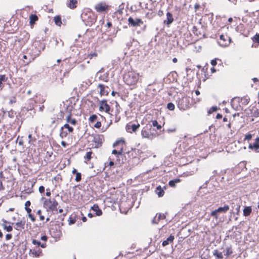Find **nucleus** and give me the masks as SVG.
<instances>
[{"instance_id": "nucleus-1", "label": "nucleus", "mask_w": 259, "mask_h": 259, "mask_svg": "<svg viewBox=\"0 0 259 259\" xmlns=\"http://www.w3.org/2000/svg\"><path fill=\"white\" fill-rule=\"evenodd\" d=\"M124 82L129 85L135 84L139 79V74L134 72H129L123 76Z\"/></svg>"}, {"instance_id": "nucleus-2", "label": "nucleus", "mask_w": 259, "mask_h": 259, "mask_svg": "<svg viewBox=\"0 0 259 259\" xmlns=\"http://www.w3.org/2000/svg\"><path fill=\"white\" fill-rule=\"evenodd\" d=\"M41 199H45L44 206L47 208L48 211H57V206L58 205V203L55 199H46L45 197H42Z\"/></svg>"}, {"instance_id": "nucleus-3", "label": "nucleus", "mask_w": 259, "mask_h": 259, "mask_svg": "<svg viewBox=\"0 0 259 259\" xmlns=\"http://www.w3.org/2000/svg\"><path fill=\"white\" fill-rule=\"evenodd\" d=\"M34 49L32 50V53L35 57L38 56L41 51L45 49V45L40 41H35L33 44Z\"/></svg>"}, {"instance_id": "nucleus-4", "label": "nucleus", "mask_w": 259, "mask_h": 259, "mask_svg": "<svg viewBox=\"0 0 259 259\" xmlns=\"http://www.w3.org/2000/svg\"><path fill=\"white\" fill-rule=\"evenodd\" d=\"M177 106L182 110H185L189 107V101L187 98L179 99L177 101Z\"/></svg>"}, {"instance_id": "nucleus-5", "label": "nucleus", "mask_w": 259, "mask_h": 259, "mask_svg": "<svg viewBox=\"0 0 259 259\" xmlns=\"http://www.w3.org/2000/svg\"><path fill=\"white\" fill-rule=\"evenodd\" d=\"M104 141V137L103 135H97L94 136L93 142L95 143V148H98L100 147Z\"/></svg>"}, {"instance_id": "nucleus-6", "label": "nucleus", "mask_w": 259, "mask_h": 259, "mask_svg": "<svg viewBox=\"0 0 259 259\" xmlns=\"http://www.w3.org/2000/svg\"><path fill=\"white\" fill-rule=\"evenodd\" d=\"M128 22L129 25L133 27L140 26L143 24V22L141 19L136 18L134 19L132 17L128 18Z\"/></svg>"}, {"instance_id": "nucleus-7", "label": "nucleus", "mask_w": 259, "mask_h": 259, "mask_svg": "<svg viewBox=\"0 0 259 259\" xmlns=\"http://www.w3.org/2000/svg\"><path fill=\"white\" fill-rule=\"evenodd\" d=\"M220 41L218 42L219 44L222 47H226L230 44L231 39L227 35L223 34L220 36Z\"/></svg>"}, {"instance_id": "nucleus-8", "label": "nucleus", "mask_w": 259, "mask_h": 259, "mask_svg": "<svg viewBox=\"0 0 259 259\" xmlns=\"http://www.w3.org/2000/svg\"><path fill=\"white\" fill-rule=\"evenodd\" d=\"M99 110L100 111H105L106 113H109L110 111V107L107 104L106 100H103L100 101Z\"/></svg>"}, {"instance_id": "nucleus-9", "label": "nucleus", "mask_w": 259, "mask_h": 259, "mask_svg": "<svg viewBox=\"0 0 259 259\" xmlns=\"http://www.w3.org/2000/svg\"><path fill=\"white\" fill-rule=\"evenodd\" d=\"M167 214V213L166 212L165 214L161 213H156V215L153 218V219L152 220V224H157L160 220L165 219L166 214Z\"/></svg>"}, {"instance_id": "nucleus-10", "label": "nucleus", "mask_w": 259, "mask_h": 259, "mask_svg": "<svg viewBox=\"0 0 259 259\" xmlns=\"http://www.w3.org/2000/svg\"><path fill=\"white\" fill-rule=\"evenodd\" d=\"M248 148L259 153V137H257L253 144H249Z\"/></svg>"}, {"instance_id": "nucleus-11", "label": "nucleus", "mask_w": 259, "mask_h": 259, "mask_svg": "<svg viewBox=\"0 0 259 259\" xmlns=\"http://www.w3.org/2000/svg\"><path fill=\"white\" fill-rule=\"evenodd\" d=\"M32 254L33 257H39L42 255L41 250L38 247H35L33 249L29 250V254Z\"/></svg>"}, {"instance_id": "nucleus-12", "label": "nucleus", "mask_w": 259, "mask_h": 259, "mask_svg": "<svg viewBox=\"0 0 259 259\" xmlns=\"http://www.w3.org/2000/svg\"><path fill=\"white\" fill-rule=\"evenodd\" d=\"M140 127V124L138 123L136 124H127L126 126V130L128 132L132 133V132H135Z\"/></svg>"}, {"instance_id": "nucleus-13", "label": "nucleus", "mask_w": 259, "mask_h": 259, "mask_svg": "<svg viewBox=\"0 0 259 259\" xmlns=\"http://www.w3.org/2000/svg\"><path fill=\"white\" fill-rule=\"evenodd\" d=\"M234 100H237L238 102L241 101L243 105H247L250 101V98L248 96H244L240 98L239 97H235L233 99Z\"/></svg>"}, {"instance_id": "nucleus-14", "label": "nucleus", "mask_w": 259, "mask_h": 259, "mask_svg": "<svg viewBox=\"0 0 259 259\" xmlns=\"http://www.w3.org/2000/svg\"><path fill=\"white\" fill-rule=\"evenodd\" d=\"M231 207L233 209L231 210L232 211L231 213H236L237 215H238L240 212V205H239V203L234 204V203H233L232 204Z\"/></svg>"}, {"instance_id": "nucleus-15", "label": "nucleus", "mask_w": 259, "mask_h": 259, "mask_svg": "<svg viewBox=\"0 0 259 259\" xmlns=\"http://www.w3.org/2000/svg\"><path fill=\"white\" fill-rule=\"evenodd\" d=\"M173 21L174 18L172 14L168 12L166 13V20H164V23L167 25H169L172 23Z\"/></svg>"}, {"instance_id": "nucleus-16", "label": "nucleus", "mask_w": 259, "mask_h": 259, "mask_svg": "<svg viewBox=\"0 0 259 259\" xmlns=\"http://www.w3.org/2000/svg\"><path fill=\"white\" fill-rule=\"evenodd\" d=\"M15 225L16 226V229L17 230L24 229L25 225V221L24 219L21 220L20 222L16 223Z\"/></svg>"}, {"instance_id": "nucleus-17", "label": "nucleus", "mask_w": 259, "mask_h": 259, "mask_svg": "<svg viewBox=\"0 0 259 259\" xmlns=\"http://www.w3.org/2000/svg\"><path fill=\"white\" fill-rule=\"evenodd\" d=\"M91 209L96 212V215L100 216L102 214V211L99 208L97 204H94L92 207Z\"/></svg>"}, {"instance_id": "nucleus-18", "label": "nucleus", "mask_w": 259, "mask_h": 259, "mask_svg": "<svg viewBox=\"0 0 259 259\" xmlns=\"http://www.w3.org/2000/svg\"><path fill=\"white\" fill-rule=\"evenodd\" d=\"M98 88L100 89V94L101 96L108 95L109 92L107 90H106L104 84H99L98 85Z\"/></svg>"}, {"instance_id": "nucleus-19", "label": "nucleus", "mask_w": 259, "mask_h": 259, "mask_svg": "<svg viewBox=\"0 0 259 259\" xmlns=\"http://www.w3.org/2000/svg\"><path fill=\"white\" fill-rule=\"evenodd\" d=\"M175 239L174 236L170 235L165 240H164L162 243L163 246H166L168 245L170 242H173Z\"/></svg>"}, {"instance_id": "nucleus-20", "label": "nucleus", "mask_w": 259, "mask_h": 259, "mask_svg": "<svg viewBox=\"0 0 259 259\" xmlns=\"http://www.w3.org/2000/svg\"><path fill=\"white\" fill-rule=\"evenodd\" d=\"M66 121L67 123H70L72 125H75L77 123V121L74 118H71V114L70 113L66 117Z\"/></svg>"}, {"instance_id": "nucleus-21", "label": "nucleus", "mask_w": 259, "mask_h": 259, "mask_svg": "<svg viewBox=\"0 0 259 259\" xmlns=\"http://www.w3.org/2000/svg\"><path fill=\"white\" fill-rule=\"evenodd\" d=\"M251 211L252 208L251 206H245L243 210V215L245 217L249 216Z\"/></svg>"}, {"instance_id": "nucleus-22", "label": "nucleus", "mask_w": 259, "mask_h": 259, "mask_svg": "<svg viewBox=\"0 0 259 259\" xmlns=\"http://www.w3.org/2000/svg\"><path fill=\"white\" fill-rule=\"evenodd\" d=\"M107 9L106 6L102 5V4H99L96 6V10L97 12H102L106 11Z\"/></svg>"}, {"instance_id": "nucleus-23", "label": "nucleus", "mask_w": 259, "mask_h": 259, "mask_svg": "<svg viewBox=\"0 0 259 259\" xmlns=\"http://www.w3.org/2000/svg\"><path fill=\"white\" fill-rule=\"evenodd\" d=\"M8 78L5 74H0V89H2L4 88V84L3 82H6Z\"/></svg>"}, {"instance_id": "nucleus-24", "label": "nucleus", "mask_w": 259, "mask_h": 259, "mask_svg": "<svg viewBox=\"0 0 259 259\" xmlns=\"http://www.w3.org/2000/svg\"><path fill=\"white\" fill-rule=\"evenodd\" d=\"M30 24L33 25L38 20V17L35 14H31L29 16Z\"/></svg>"}, {"instance_id": "nucleus-25", "label": "nucleus", "mask_w": 259, "mask_h": 259, "mask_svg": "<svg viewBox=\"0 0 259 259\" xmlns=\"http://www.w3.org/2000/svg\"><path fill=\"white\" fill-rule=\"evenodd\" d=\"M230 209V206L228 205H225L223 207H219L217 209L219 213L226 212Z\"/></svg>"}, {"instance_id": "nucleus-26", "label": "nucleus", "mask_w": 259, "mask_h": 259, "mask_svg": "<svg viewBox=\"0 0 259 259\" xmlns=\"http://www.w3.org/2000/svg\"><path fill=\"white\" fill-rule=\"evenodd\" d=\"M77 3V0H70L69 3L67 4V6L70 9H74L76 8Z\"/></svg>"}, {"instance_id": "nucleus-27", "label": "nucleus", "mask_w": 259, "mask_h": 259, "mask_svg": "<svg viewBox=\"0 0 259 259\" xmlns=\"http://www.w3.org/2000/svg\"><path fill=\"white\" fill-rule=\"evenodd\" d=\"M155 192L158 197H160L163 196L164 192L160 186H158L156 188Z\"/></svg>"}, {"instance_id": "nucleus-28", "label": "nucleus", "mask_w": 259, "mask_h": 259, "mask_svg": "<svg viewBox=\"0 0 259 259\" xmlns=\"http://www.w3.org/2000/svg\"><path fill=\"white\" fill-rule=\"evenodd\" d=\"M213 255L215 256L218 259H223V255L222 253L221 252H219L217 249H215L213 251Z\"/></svg>"}, {"instance_id": "nucleus-29", "label": "nucleus", "mask_w": 259, "mask_h": 259, "mask_svg": "<svg viewBox=\"0 0 259 259\" xmlns=\"http://www.w3.org/2000/svg\"><path fill=\"white\" fill-rule=\"evenodd\" d=\"M112 153L116 156V158H117L116 160H117V161L118 162V163L119 164H122L124 162V161L123 160H122L121 162H120V158H118V154H120V152H118L117 150H116L115 149L113 150L112 151Z\"/></svg>"}, {"instance_id": "nucleus-30", "label": "nucleus", "mask_w": 259, "mask_h": 259, "mask_svg": "<svg viewBox=\"0 0 259 259\" xmlns=\"http://www.w3.org/2000/svg\"><path fill=\"white\" fill-rule=\"evenodd\" d=\"M141 135L143 138H149L150 136V132L145 128L142 130Z\"/></svg>"}, {"instance_id": "nucleus-31", "label": "nucleus", "mask_w": 259, "mask_h": 259, "mask_svg": "<svg viewBox=\"0 0 259 259\" xmlns=\"http://www.w3.org/2000/svg\"><path fill=\"white\" fill-rule=\"evenodd\" d=\"M54 21L55 24L58 26H61L62 24L61 18L60 16H57L54 17Z\"/></svg>"}, {"instance_id": "nucleus-32", "label": "nucleus", "mask_w": 259, "mask_h": 259, "mask_svg": "<svg viewBox=\"0 0 259 259\" xmlns=\"http://www.w3.org/2000/svg\"><path fill=\"white\" fill-rule=\"evenodd\" d=\"M180 180L179 179H176L172 180L169 181L168 184L169 186L171 187H174L176 186V184L179 182H180Z\"/></svg>"}, {"instance_id": "nucleus-33", "label": "nucleus", "mask_w": 259, "mask_h": 259, "mask_svg": "<svg viewBox=\"0 0 259 259\" xmlns=\"http://www.w3.org/2000/svg\"><path fill=\"white\" fill-rule=\"evenodd\" d=\"M233 253V249L231 246H227L226 248V254L227 257H229Z\"/></svg>"}, {"instance_id": "nucleus-34", "label": "nucleus", "mask_w": 259, "mask_h": 259, "mask_svg": "<svg viewBox=\"0 0 259 259\" xmlns=\"http://www.w3.org/2000/svg\"><path fill=\"white\" fill-rule=\"evenodd\" d=\"M62 128L63 129L67 128L69 133H72L73 131V128L70 126L68 123L65 124L64 126L62 127Z\"/></svg>"}, {"instance_id": "nucleus-35", "label": "nucleus", "mask_w": 259, "mask_h": 259, "mask_svg": "<svg viewBox=\"0 0 259 259\" xmlns=\"http://www.w3.org/2000/svg\"><path fill=\"white\" fill-rule=\"evenodd\" d=\"M68 133L65 131H64L63 128L61 127L60 129V137L62 139H63L64 138L66 137Z\"/></svg>"}, {"instance_id": "nucleus-36", "label": "nucleus", "mask_w": 259, "mask_h": 259, "mask_svg": "<svg viewBox=\"0 0 259 259\" xmlns=\"http://www.w3.org/2000/svg\"><path fill=\"white\" fill-rule=\"evenodd\" d=\"M3 226L4 229L6 230L7 232H11L13 230V227L11 226H7L6 225L3 224Z\"/></svg>"}, {"instance_id": "nucleus-37", "label": "nucleus", "mask_w": 259, "mask_h": 259, "mask_svg": "<svg viewBox=\"0 0 259 259\" xmlns=\"http://www.w3.org/2000/svg\"><path fill=\"white\" fill-rule=\"evenodd\" d=\"M152 125L154 127H156L157 130H160L161 128V126L158 123L157 120L152 121Z\"/></svg>"}, {"instance_id": "nucleus-38", "label": "nucleus", "mask_w": 259, "mask_h": 259, "mask_svg": "<svg viewBox=\"0 0 259 259\" xmlns=\"http://www.w3.org/2000/svg\"><path fill=\"white\" fill-rule=\"evenodd\" d=\"M93 152L91 151L88 152L86 153V155L84 156V158L87 159L88 161H89L92 158V154Z\"/></svg>"}, {"instance_id": "nucleus-39", "label": "nucleus", "mask_w": 259, "mask_h": 259, "mask_svg": "<svg viewBox=\"0 0 259 259\" xmlns=\"http://www.w3.org/2000/svg\"><path fill=\"white\" fill-rule=\"evenodd\" d=\"M167 108L169 110H174L175 109V105L172 103H168L167 104Z\"/></svg>"}, {"instance_id": "nucleus-40", "label": "nucleus", "mask_w": 259, "mask_h": 259, "mask_svg": "<svg viewBox=\"0 0 259 259\" xmlns=\"http://www.w3.org/2000/svg\"><path fill=\"white\" fill-rule=\"evenodd\" d=\"M75 175H76V177H75V180L77 182H80L81 181V173L78 172V173H76Z\"/></svg>"}, {"instance_id": "nucleus-41", "label": "nucleus", "mask_w": 259, "mask_h": 259, "mask_svg": "<svg viewBox=\"0 0 259 259\" xmlns=\"http://www.w3.org/2000/svg\"><path fill=\"white\" fill-rule=\"evenodd\" d=\"M218 108L217 106H212L208 111V114H210L213 112H215L218 110Z\"/></svg>"}, {"instance_id": "nucleus-42", "label": "nucleus", "mask_w": 259, "mask_h": 259, "mask_svg": "<svg viewBox=\"0 0 259 259\" xmlns=\"http://www.w3.org/2000/svg\"><path fill=\"white\" fill-rule=\"evenodd\" d=\"M97 119V116L95 114H93L90 117L89 120L91 122H95Z\"/></svg>"}, {"instance_id": "nucleus-43", "label": "nucleus", "mask_w": 259, "mask_h": 259, "mask_svg": "<svg viewBox=\"0 0 259 259\" xmlns=\"http://www.w3.org/2000/svg\"><path fill=\"white\" fill-rule=\"evenodd\" d=\"M253 41L256 43H259V33H256L253 37Z\"/></svg>"}, {"instance_id": "nucleus-44", "label": "nucleus", "mask_w": 259, "mask_h": 259, "mask_svg": "<svg viewBox=\"0 0 259 259\" xmlns=\"http://www.w3.org/2000/svg\"><path fill=\"white\" fill-rule=\"evenodd\" d=\"M219 213V212L217 211V209H215L213 211H212L211 212V216L214 217L215 218H218V214Z\"/></svg>"}, {"instance_id": "nucleus-45", "label": "nucleus", "mask_w": 259, "mask_h": 259, "mask_svg": "<svg viewBox=\"0 0 259 259\" xmlns=\"http://www.w3.org/2000/svg\"><path fill=\"white\" fill-rule=\"evenodd\" d=\"M124 140H121L117 141L116 142H115L113 144V146L114 147H115L117 146V145H119L120 144H124Z\"/></svg>"}, {"instance_id": "nucleus-46", "label": "nucleus", "mask_w": 259, "mask_h": 259, "mask_svg": "<svg viewBox=\"0 0 259 259\" xmlns=\"http://www.w3.org/2000/svg\"><path fill=\"white\" fill-rule=\"evenodd\" d=\"M252 115L253 116L255 117H259V109H256L253 111L252 112Z\"/></svg>"}, {"instance_id": "nucleus-47", "label": "nucleus", "mask_w": 259, "mask_h": 259, "mask_svg": "<svg viewBox=\"0 0 259 259\" xmlns=\"http://www.w3.org/2000/svg\"><path fill=\"white\" fill-rule=\"evenodd\" d=\"M118 152H120V154H118V158H122V160H123V156L124 154H123V148H121L119 151H118Z\"/></svg>"}, {"instance_id": "nucleus-48", "label": "nucleus", "mask_w": 259, "mask_h": 259, "mask_svg": "<svg viewBox=\"0 0 259 259\" xmlns=\"http://www.w3.org/2000/svg\"><path fill=\"white\" fill-rule=\"evenodd\" d=\"M252 136L253 135L250 134H248L245 135L244 140H247V141H249V140H250L251 139V138L252 137Z\"/></svg>"}, {"instance_id": "nucleus-49", "label": "nucleus", "mask_w": 259, "mask_h": 259, "mask_svg": "<svg viewBox=\"0 0 259 259\" xmlns=\"http://www.w3.org/2000/svg\"><path fill=\"white\" fill-rule=\"evenodd\" d=\"M32 243L34 244V245H37V247H39L40 246V244H41V242L39 241H37L35 239H33L32 240Z\"/></svg>"}, {"instance_id": "nucleus-50", "label": "nucleus", "mask_w": 259, "mask_h": 259, "mask_svg": "<svg viewBox=\"0 0 259 259\" xmlns=\"http://www.w3.org/2000/svg\"><path fill=\"white\" fill-rule=\"evenodd\" d=\"M75 219H73L71 217H69V225H72L74 224L75 223Z\"/></svg>"}, {"instance_id": "nucleus-51", "label": "nucleus", "mask_w": 259, "mask_h": 259, "mask_svg": "<svg viewBox=\"0 0 259 259\" xmlns=\"http://www.w3.org/2000/svg\"><path fill=\"white\" fill-rule=\"evenodd\" d=\"M16 102V98L15 97H12L10 100V103L12 104Z\"/></svg>"}, {"instance_id": "nucleus-52", "label": "nucleus", "mask_w": 259, "mask_h": 259, "mask_svg": "<svg viewBox=\"0 0 259 259\" xmlns=\"http://www.w3.org/2000/svg\"><path fill=\"white\" fill-rule=\"evenodd\" d=\"M38 190L40 193H43L45 192V188L43 186H41L39 187Z\"/></svg>"}, {"instance_id": "nucleus-53", "label": "nucleus", "mask_w": 259, "mask_h": 259, "mask_svg": "<svg viewBox=\"0 0 259 259\" xmlns=\"http://www.w3.org/2000/svg\"><path fill=\"white\" fill-rule=\"evenodd\" d=\"M97 56V54L96 53H92L89 55L88 57L92 59L93 57H96Z\"/></svg>"}, {"instance_id": "nucleus-54", "label": "nucleus", "mask_w": 259, "mask_h": 259, "mask_svg": "<svg viewBox=\"0 0 259 259\" xmlns=\"http://www.w3.org/2000/svg\"><path fill=\"white\" fill-rule=\"evenodd\" d=\"M28 217L29 218L31 219V220L32 221V222H34L35 221V218L34 217V216L33 215H32L31 213V214H28Z\"/></svg>"}, {"instance_id": "nucleus-55", "label": "nucleus", "mask_w": 259, "mask_h": 259, "mask_svg": "<svg viewBox=\"0 0 259 259\" xmlns=\"http://www.w3.org/2000/svg\"><path fill=\"white\" fill-rule=\"evenodd\" d=\"M94 126L96 127V128H100L101 126V122L100 121H97Z\"/></svg>"}, {"instance_id": "nucleus-56", "label": "nucleus", "mask_w": 259, "mask_h": 259, "mask_svg": "<svg viewBox=\"0 0 259 259\" xmlns=\"http://www.w3.org/2000/svg\"><path fill=\"white\" fill-rule=\"evenodd\" d=\"M12 238V235L11 234H7L6 235V239L7 240H10Z\"/></svg>"}, {"instance_id": "nucleus-57", "label": "nucleus", "mask_w": 259, "mask_h": 259, "mask_svg": "<svg viewBox=\"0 0 259 259\" xmlns=\"http://www.w3.org/2000/svg\"><path fill=\"white\" fill-rule=\"evenodd\" d=\"M192 31H193V32L194 34H195L198 35V33L197 32V28L195 26H194L193 27Z\"/></svg>"}, {"instance_id": "nucleus-58", "label": "nucleus", "mask_w": 259, "mask_h": 259, "mask_svg": "<svg viewBox=\"0 0 259 259\" xmlns=\"http://www.w3.org/2000/svg\"><path fill=\"white\" fill-rule=\"evenodd\" d=\"M40 239L42 241H46L48 239V237L46 235H43L41 237Z\"/></svg>"}, {"instance_id": "nucleus-59", "label": "nucleus", "mask_w": 259, "mask_h": 259, "mask_svg": "<svg viewBox=\"0 0 259 259\" xmlns=\"http://www.w3.org/2000/svg\"><path fill=\"white\" fill-rule=\"evenodd\" d=\"M217 64V60L216 59H214V60H212L211 61V64L212 65V66H215Z\"/></svg>"}, {"instance_id": "nucleus-60", "label": "nucleus", "mask_w": 259, "mask_h": 259, "mask_svg": "<svg viewBox=\"0 0 259 259\" xmlns=\"http://www.w3.org/2000/svg\"><path fill=\"white\" fill-rule=\"evenodd\" d=\"M30 204V202L29 201H27L25 204V207H29Z\"/></svg>"}, {"instance_id": "nucleus-61", "label": "nucleus", "mask_w": 259, "mask_h": 259, "mask_svg": "<svg viewBox=\"0 0 259 259\" xmlns=\"http://www.w3.org/2000/svg\"><path fill=\"white\" fill-rule=\"evenodd\" d=\"M25 208L28 214H31V209L29 207H25Z\"/></svg>"}, {"instance_id": "nucleus-62", "label": "nucleus", "mask_w": 259, "mask_h": 259, "mask_svg": "<svg viewBox=\"0 0 259 259\" xmlns=\"http://www.w3.org/2000/svg\"><path fill=\"white\" fill-rule=\"evenodd\" d=\"M114 165V162L113 160H110L108 163V165L110 166H112Z\"/></svg>"}, {"instance_id": "nucleus-63", "label": "nucleus", "mask_w": 259, "mask_h": 259, "mask_svg": "<svg viewBox=\"0 0 259 259\" xmlns=\"http://www.w3.org/2000/svg\"><path fill=\"white\" fill-rule=\"evenodd\" d=\"M167 131L168 133L175 132L176 131V128H168Z\"/></svg>"}, {"instance_id": "nucleus-64", "label": "nucleus", "mask_w": 259, "mask_h": 259, "mask_svg": "<svg viewBox=\"0 0 259 259\" xmlns=\"http://www.w3.org/2000/svg\"><path fill=\"white\" fill-rule=\"evenodd\" d=\"M61 145L62 146H63L64 148H65L67 146V143L64 141H62L61 143Z\"/></svg>"}]
</instances>
